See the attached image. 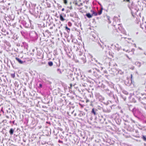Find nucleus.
I'll return each instance as SVG.
<instances>
[{
    "label": "nucleus",
    "instance_id": "nucleus-17",
    "mask_svg": "<svg viewBox=\"0 0 146 146\" xmlns=\"http://www.w3.org/2000/svg\"><path fill=\"white\" fill-rule=\"evenodd\" d=\"M75 5H78L79 6H80V5L78 4V3H77L76 2V3H75Z\"/></svg>",
    "mask_w": 146,
    "mask_h": 146
},
{
    "label": "nucleus",
    "instance_id": "nucleus-26",
    "mask_svg": "<svg viewBox=\"0 0 146 146\" xmlns=\"http://www.w3.org/2000/svg\"><path fill=\"white\" fill-rule=\"evenodd\" d=\"M89 72H90V71L89 70Z\"/></svg>",
    "mask_w": 146,
    "mask_h": 146
},
{
    "label": "nucleus",
    "instance_id": "nucleus-16",
    "mask_svg": "<svg viewBox=\"0 0 146 146\" xmlns=\"http://www.w3.org/2000/svg\"><path fill=\"white\" fill-rule=\"evenodd\" d=\"M70 88H71L72 87V84H70Z\"/></svg>",
    "mask_w": 146,
    "mask_h": 146
},
{
    "label": "nucleus",
    "instance_id": "nucleus-2",
    "mask_svg": "<svg viewBox=\"0 0 146 146\" xmlns=\"http://www.w3.org/2000/svg\"><path fill=\"white\" fill-rule=\"evenodd\" d=\"M15 59L20 64H22L23 62V61L19 58L18 57H16Z\"/></svg>",
    "mask_w": 146,
    "mask_h": 146
},
{
    "label": "nucleus",
    "instance_id": "nucleus-20",
    "mask_svg": "<svg viewBox=\"0 0 146 146\" xmlns=\"http://www.w3.org/2000/svg\"><path fill=\"white\" fill-rule=\"evenodd\" d=\"M64 8H63L62 9V11H64Z\"/></svg>",
    "mask_w": 146,
    "mask_h": 146
},
{
    "label": "nucleus",
    "instance_id": "nucleus-1",
    "mask_svg": "<svg viewBox=\"0 0 146 146\" xmlns=\"http://www.w3.org/2000/svg\"><path fill=\"white\" fill-rule=\"evenodd\" d=\"M135 50L134 49H132L129 52V54L127 55L126 56L127 58L129 59L131 58H129V56H132L134 54V52Z\"/></svg>",
    "mask_w": 146,
    "mask_h": 146
},
{
    "label": "nucleus",
    "instance_id": "nucleus-4",
    "mask_svg": "<svg viewBox=\"0 0 146 146\" xmlns=\"http://www.w3.org/2000/svg\"><path fill=\"white\" fill-rule=\"evenodd\" d=\"M86 15L89 18H91L92 17V15H91L90 13H87Z\"/></svg>",
    "mask_w": 146,
    "mask_h": 146
},
{
    "label": "nucleus",
    "instance_id": "nucleus-27",
    "mask_svg": "<svg viewBox=\"0 0 146 146\" xmlns=\"http://www.w3.org/2000/svg\"><path fill=\"white\" fill-rule=\"evenodd\" d=\"M50 29H52V27H50Z\"/></svg>",
    "mask_w": 146,
    "mask_h": 146
},
{
    "label": "nucleus",
    "instance_id": "nucleus-25",
    "mask_svg": "<svg viewBox=\"0 0 146 146\" xmlns=\"http://www.w3.org/2000/svg\"><path fill=\"white\" fill-rule=\"evenodd\" d=\"M6 117L8 118H9V117L8 116H7Z\"/></svg>",
    "mask_w": 146,
    "mask_h": 146
},
{
    "label": "nucleus",
    "instance_id": "nucleus-7",
    "mask_svg": "<svg viewBox=\"0 0 146 146\" xmlns=\"http://www.w3.org/2000/svg\"><path fill=\"white\" fill-rule=\"evenodd\" d=\"M9 133H10V134L11 135H12L13 133L14 130H13V129L11 128V129H10V130H9Z\"/></svg>",
    "mask_w": 146,
    "mask_h": 146
},
{
    "label": "nucleus",
    "instance_id": "nucleus-22",
    "mask_svg": "<svg viewBox=\"0 0 146 146\" xmlns=\"http://www.w3.org/2000/svg\"><path fill=\"white\" fill-rule=\"evenodd\" d=\"M35 51V49H33V52H34Z\"/></svg>",
    "mask_w": 146,
    "mask_h": 146
},
{
    "label": "nucleus",
    "instance_id": "nucleus-14",
    "mask_svg": "<svg viewBox=\"0 0 146 146\" xmlns=\"http://www.w3.org/2000/svg\"><path fill=\"white\" fill-rule=\"evenodd\" d=\"M90 102V100L88 99H87L86 100V103H88V102Z\"/></svg>",
    "mask_w": 146,
    "mask_h": 146
},
{
    "label": "nucleus",
    "instance_id": "nucleus-6",
    "mask_svg": "<svg viewBox=\"0 0 146 146\" xmlns=\"http://www.w3.org/2000/svg\"><path fill=\"white\" fill-rule=\"evenodd\" d=\"M65 30H66V31L68 33H69L70 31V29L68 28L67 26H66L65 27Z\"/></svg>",
    "mask_w": 146,
    "mask_h": 146
},
{
    "label": "nucleus",
    "instance_id": "nucleus-19",
    "mask_svg": "<svg viewBox=\"0 0 146 146\" xmlns=\"http://www.w3.org/2000/svg\"><path fill=\"white\" fill-rule=\"evenodd\" d=\"M58 142L60 143H63V142L62 141H60V140H59L58 141Z\"/></svg>",
    "mask_w": 146,
    "mask_h": 146
},
{
    "label": "nucleus",
    "instance_id": "nucleus-21",
    "mask_svg": "<svg viewBox=\"0 0 146 146\" xmlns=\"http://www.w3.org/2000/svg\"><path fill=\"white\" fill-rule=\"evenodd\" d=\"M39 86L40 87H42V85L41 84H39Z\"/></svg>",
    "mask_w": 146,
    "mask_h": 146
},
{
    "label": "nucleus",
    "instance_id": "nucleus-12",
    "mask_svg": "<svg viewBox=\"0 0 146 146\" xmlns=\"http://www.w3.org/2000/svg\"><path fill=\"white\" fill-rule=\"evenodd\" d=\"M92 112L94 114V115H96V112L94 110V109L93 108L92 109Z\"/></svg>",
    "mask_w": 146,
    "mask_h": 146
},
{
    "label": "nucleus",
    "instance_id": "nucleus-10",
    "mask_svg": "<svg viewBox=\"0 0 146 146\" xmlns=\"http://www.w3.org/2000/svg\"><path fill=\"white\" fill-rule=\"evenodd\" d=\"M48 65L49 66H52L53 65V63L52 61H50V62H48Z\"/></svg>",
    "mask_w": 146,
    "mask_h": 146
},
{
    "label": "nucleus",
    "instance_id": "nucleus-15",
    "mask_svg": "<svg viewBox=\"0 0 146 146\" xmlns=\"http://www.w3.org/2000/svg\"><path fill=\"white\" fill-rule=\"evenodd\" d=\"M126 2L130 3V0H126Z\"/></svg>",
    "mask_w": 146,
    "mask_h": 146
},
{
    "label": "nucleus",
    "instance_id": "nucleus-8",
    "mask_svg": "<svg viewBox=\"0 0 146 146\" xmlns=\"http://www.w3.org/2000/svg\"><path fill=\"white\" fill-rule=\"evenodd\" d=\"M63 3L65 5H67L68 2V0H63Z\"/></svg>",
    "mask_w": 146,
    "mask_h": 146
},
{
    "label": "nucleus",
    "instance_id": "nucleus-5",
    "mask_svg": "<svg viewBox=\"0 0 146 146\" xmlns=\"http://www.w3.org/2000/svg\"><path fill=\"white\" fill-rule=\"evenodd\" d=\"M103 10V8H102V7L101 8L100 10L98 11V13H97L98 15H100L102 13V11Z\"/></svg>",
    "mask_w": 146,
    "mask_h": 146
},
{
    "label": "nucleus",
    "instance_id": "nucleus-23",
    "mask_svg": "<svg viewBox=\"0 0 146 146\" xmlns=\"http://www.w3.org/2000/svg\"><path fill=\"white\" fill-rule=\"evenodd\" d=\"M123 1L126 2V0H123Z\"/></svg>",
    "mask_w": 146,
    "mask_h": 146
},
{
    "label": "nucleus",
    "instance_id": "nucleus-11",
    "mask_svg": "<svg viewBox=\"0 0 146 146\" xmlns=\"http://www.w3.org/2000/svg\"><path fill=\"white\" fill-rule=\"evenodd\" d=\"M11 76L13 78H14L15 77V73H13L11 74Z\"/></svg>",
    "mask_w": 146,
    "mask_h": 146
},
{
    "label": "nucleus",
    "instance_id": "nucleus-9",
    "mask_svg": "<svg viewBox=\"0 0 146 146\" xmlns=\"http://www.w3.org/2000/svg\"><path fill=\"white\" fill-rule=\"evenodd\" d=\"M92 15H94L95 16H96L97 15H98V13L96 12H95L94 11H92Z\"/></svg>",
    "mask_w": 146,
    "mask_h": 146
},
{
    "label": "nucleus",
    "instance_id": "nucleus-24",
    "mask_svg": "<svg viewBox=\"0 0 146 146\" xmlns=\"http://www.w3.org/2000/svg\"><path fill=\"white\" fill-rule=\"evenodd\" d=\"M132 74H131V78H132Z\"/></svg>",
    "mask_w": 146,
    "mask_h": 146
},
{
    "label": "nucleus",
    "instance_id": "nucleus-3",
    "mask_svg": "<svg viewBox=\"0 0 146 146\" xmlns=\"http://www.w3.org/2000/svg\"><path fill=\"white\" fill-rule=\"evenodd\" d=\"M59 17H60V20L62 21H63L65 20V19H64L62 14H60L59 15Z\"/></svg>",
    "mask_w": 146,
    "mask_h": 146
},
{
    "label": "nucleus",
    "instance_id": "nucleus-18",
    "mask_svg": "<svg viewBox=\"0 0 146 146\" xmlns=\"http://www.w3.org/2000/svg\"><path fill=\"white\" fill-rule=\"evenodd\" d=\"M30 55L33 56L34 55V54L33 53H31Z\"/></svg>",
    "mask_w": 146,
    "mask_h": 146
},
{
    "label": "nucleus",
    "instance_id": "nucleus-13",
    "mask_svg": "<svg viewBox=\"0 0 146 146\" xmlns=\"http://www.w3.org/2000/svg\"><path fill=\"white\" fill-rule=\"evenodd\" d=\"M142 138L144 141H146V137H145L143 136L142 137Z\"/></svg>",
    "mask_w": 146,
    "mask_h": 146
}]
</instances>
